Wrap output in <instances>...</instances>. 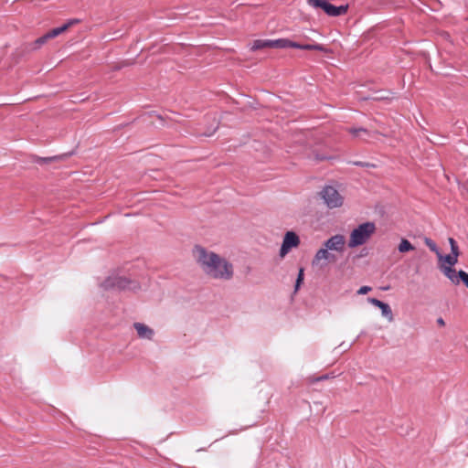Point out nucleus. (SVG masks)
Segmentation results:
<instances>
[{
  "label": "nucleus",
  "instance_id": "obj_14",
  "mask_svg": "<svg viewBox=\"0 0 468 468\" xmlns=\"http://www.w3.org/2000/svg\"><path fill=\"white\" fill-rule=\"evenodd\" d=\"M347 132L350 133L354 137L359 138L363 141H367L371 136L369 131L364 128H349Z\"/></svg>",
  "mask_w": 468,
  "mask_h": 468
},
{
  "label": "nucleus",
  "instance_id": "obj_24",
  "mask_svg": "<svg viewBox=\"0 0 468 468\" xmlns=\"http://www.w3.org/2000/svg\"><path fill=\"white\" fill-rule=\"evenodd\" d=\"M437 323H438L441 326H443V325L445 324V323H444V321H443V319H442V318H439V319L437 320Z\"/></svg>",
  "mask_w": 468,
  "mask_h": 468
},
{
  "label": "nucleus",
  "instance_id": "obj_11",
  "mask_svg": "<svg viewBox=\"0 0 468 468\" xmlns=\"http://www.w3.org/2000/svg\"><path fill=\"white\" fill-rule=\"evenodd\" d=\"M367 302L371 304L378 307L381 310V314L384 317L388 318V321L393 320L392 311L388 303H385L376 298H367Z\"/></svg>",
  "mask_w": 468,
  "mask_h": 468
},
{
  "label": "nucleus",
  "instance_id": "obj_8",
  "mask_svg": "<svg viewBox=\"0 0 468 468\" xmlns=\"http://www.w3.org/2000/svg\"><path fill=\"white\" fill-rule=\"evenodd\" d=\"M324 246L331 251L342 253L345 250L346 238L341 234L334 235L324 242Z\"/></svg>",
  "mask_w": 468,
  "mask_h": 468
},
{
  "label": "nucleus",
  "instance_id": "obj_7",
  "mask_svg": "<svg viewBox=\"0 0 468 468\" xmlns=\"http://www.w3.org/2000/svg\"><path fill=\"white\" fill-rule=\"evenodd\" d=\"M299 244L300 239L298 235L293 231H287L283 237L280 256L282 258L285 257L292 249L297 248Z\"/></svg>",
  "mask_w": 468,
  "mask_h": 468
},
{
  "label": "nucleus",
  "instance_id": "obj_3",
  "mask_svg": "<svg viewBox=\"0 0 468 468\" xmlns=\"http://www.w3.org/2000/svg\"><path fill=\"white\" fill-rule=\"evenodd\" d=\"M79 22L80 21L78 19H70L66 24H64L63 26L49 30L48 33H46L42 37L37 38L32 43L31 49L37 50V49L40 48L49 39L55 38L56 37L59 36L60 34L66 32L70 27L78 24Z\"/></svg>",
  "mask_w": 468,
  "mask_h": 468
},
{
  "label": "nucleus",
  "instance_id": "obj_22",
  "mask_svg": "<svg viewBox=\"0 0 468 468\" xmlns=\"http://www.w3.org/2000/svg\"><path fill=\"white\" fill-rule=\"evenodd\" d=\"M328 378H329L328 375H323L319 378L310 377V378H308V381L310 383H314L316 381L327 379Z\"/></svg>",
  "mask_w": 468,
  "mask_h": 468
},
{
  "label": "nucleus",
  "instance_id": "obj_10",
  "mask_svg": "<svg viewBox=\"0 0 468 468\" xmlns=\"http://www.w3.org/2000/svg\"><path fill=\"white\" fill-rule=\"evenodd\" d=\"M322 261L328 262L335 261V257L324 246L316 251L313 260V264H319Z\"/></svg>",
  "mask_w": 468,
  "mask_h": 468
},
{
  "label": "nucleus",
  "instance_id": "obj_1",
  "mask_svg": "<svg viewBox=\"0 0 468 468\" xmlns=\"http://www.w3.org/2000/svg\"><path fill=\"white\" fill-rule=\"evenodd\" d=\"M193 256L202 271L208 278L223 281L232 279L234 275L233 265L224 257L201 246L194 248Z\"/></svg>",
  "mask_w": 468,
  "mask_h": 468
},
{
  "label": "nucleus",
  "instance_id": "obj_2",
  "mask_svg": "<svg viewBox=\"0 0 468 468\" xmlns=\"http://www.w3.org/2000/svg\"><path fill=\"white\" fill-rule=\"evenodd\" d=\"M376 231V225L373 222L360 224L354 229L349 236L348 247L356 248L367 242Z\"/></svg>",
  "mask_w": 468,
  "mask_h": 468
},
{
  "label": "nucleus",
  "instance_id": "obj_23",
  "mask_svg": "<svg viewBox=\"0 0 468 468\" xmlns=\"http://www.w3.org/2000/svg\"><path fill=\"white\" fill-rule=\"evenodd\" d=\"M372 290L371 287L369 286H362L359 288V290L357 291V294H367V292H369L370 291Z\"/></svg>",
  "mask_w": 468,
  "mask_h": 468
},
{
  "label": "nucleus",
  "instance_id": "obj_16",
  "mask_svg": "<svg viewBox=\"0 0 468 468\" xmlns=\"http://www.w3.org/2000/svg\"><path fill=\"white\" fill-rule=\"evenodd\" d=\"M424 243L426 244V246L433 252L436 253V255L438 256V259L439 261H441L442 260V255L441 254L436 243L431 239L430 238H425L424 239Z\"/></svg>",
  "mask_w": 468,
  "mask_h": 468
},
{
  "label": "nucleus",
  "instance_id": "obj_18",
  "mask_svg": "<svg viewBox=\"0 0 468 468\" xmlns=\"http://www.w3.org/2000/svg\"><path fill=\"white\" fill-rule=\"evenodd\" d=\"M398 249H399V252L405 253V252L413 250L414 247L408 239H402Z\"/></svg>",
  "mask_w": 468,
  "mask_h": 468
},
{
  "label": "nucleus",
  "instance_id": "obj_15",
  "mask_svg": "<svg viewBox=\"0 0 468 468\" xmlns=\"http://www.w3.org/2000/svg\"><path fill=\"white\" fill-rule=\"evenodd\" d=\"M263 48H271V39H256L252 42L250 47L252 51Z\"/></svg>",
  "mask_w": 468,
  "mask_h": 468
},
{
  "label": "nucleus",
  "instance_id": "obj_19",
  "mask_svg": "<svg viewBox=\"0 0 468 468\" xmlns=\"http://www.w3.org/2000/svg\"><path fill=\"white\" fill-rule=\"evenodd\" d=\"M449 242L451 245L452 254L459 256V248L456 241L452 238H450Z\"/></svg>",
  "mask_w": 468,
  "mask_h": 468
},
{
  "label": "nucleus",
  "instance_id": "obj_9",
  "mask_svg": "<svg viewBox=\"0 0 468 468\" xmlns=\"http://www.w3.org/2000/svg\"><path fill=\"white\" fill-rule=\"evenodd\" d=\"M131 282L123 277H112L104 282L105 288H118V289H128L130 288Z\"/></svg>",
  "mask_w": 468,
  "mask_h": 468
},
{
  "label": "nucleus",
  "instance_id": "obj_6",
  "mask_svg": "<svg viewBox=\"0 0 468 468\" xmlns=\"http://www.w3.org/2000/svg\"><path fill=\"white\" fill-rule=\"evenodd\" d=\"M308 4L313 7L323 9L330 16L346 15L348 10V5L335 6L325 0H308Z\"/></svg>",
  "mask_w": 468,
  "mask_h": 468
},
{
  "label": "nucleus",
  "instance_id": "obj_17",
  "mask_svg": "<svg viewBox=\"0 0 468 468\" xmlns=\"http://www.w3.org/2000/svg\"><path fill=\"white\" fill-rule=\"evenodd\" d=\"M441 262V264H448L449 266L448 267H452L453 265H455L458 261V256L456 255H453V254H449V255H446V256H442V260L441 261H439Z\"/></svg>",
  "mask_w": 468,
  "mask_h": 468
},
{
  "label": "nucleus",
  "instance_id": "obj_25",
  "mask_svg": "<svg viewBox=\"0 0 468 468\" xmlns=\"http://www.w3.org/2000/svg\"><path fill=\"white\" fill-rule=\"evenodd\" d=\"M217 128H218V123H216L215 127L213 128V131L209 133H206V135H207V136L211 135L217 130Z\"/></svg>",
  "mask_w": 468,
  "mask_h": 468
},
{
  "label": "nucleus",
  "instance_id": "obj_13",
  "mask_svg": "<svg viewBox=\"0 0 468 468\" xmlns=\"http://www.w3.org/2000/svg\"><path fill=\"white\" fill-rule=\"evenodd\" d=\"M441 269L444 275L451 280V282L454 284H458L460 282L459 271H456L455 269L452 267H446V265L441 264Z\"/></svg>",
  "mask_w": 468,
  "mask_h": 468
},
{
  "label": "nucleus",
  "instance_id": "obj_12",
  "mask_svg": "<svg viewBox=\"0 0 468 468\" xmlns=\"http://www.w3.org/2000/svg\"><path fill=\"white\" fill-rule=\"evenodd\" d=\"M137 335L140 338H145L151 340L154 335V330L149 326L142 323H134L133 324Z\"/></svg>",
  "mask_w": 468,
  "mask_h": 468
},
{
  "label": "nucleus",
  "instance_id": "obj_5",
  "mask_svg": "<svg viewBox=\"0 0 468 468\" xmlns=\"http://www.w3.org/2000/svg\"><path fill=\"white\" fill-rule=\"evenodd\" d=\"M319 195L329 208L340 207L344 204V197L334 186H324Z\"/></svg>",
  "mask_w": 468,
  "mask_h": 468
},
{
  "label": "nucleus",
  "instance_id": "obj_21",
  "mask_svg": "<svg viewBox=\"0 0 468 468\" xmlns=\"http://www.w3.org/2000/svg\"><path fill=\"white\" fill-rule=\"evenodd\" d=\"M460 282H463L468 288V273L463 271H459Z\"/></svg>",
  "mask_w": 468,
  "mask_h": 468
},
{
  "label": "nucleus",
  "instance_id": "obj_20",
  "mask_svg": "<svg viewBox=\"0 0 468 468\" xmlns=\"http://www.w3.org/2000/svg\"><path fill=\"white\" fill-rule=\"evenodd\" d=\"M303 269L301 268L299 270V273H298V277H297V280H296V283H295V291H297L299 289V287L301 286L303 281Z\"/></svg>",
  "mask_w": 468,
  "mask_h": 468
},
{
  "label": "nucleus",
  "instance_id": "obj_4",
  "mask_svg": "<svg viewBox=\"0 0 468 468\" xmlns=\"http://www.w3.org/2000/svg\"><path fill=\"white\" fill-rule=\"evenodd\" d=\"M271 48H299V49H304V50H319L323 52H327L328 49L324 48L323 45L320 44H305L302 45L297 42L291 41L287 38H280L271 40Z\"/></svg>",
  "mask_w": 468,
  "mask_h": 468
}]
</instances>
